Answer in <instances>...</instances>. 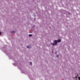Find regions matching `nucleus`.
Masks as SVG:
<instances>
[{"mask_svg":"<svg viewBox=\"0 0 80 80\" xmlns=\"http://www.w3.org/2000/svg\"><path fill=\"white\" fill-rule=\"evenodd\" d=\"M55 40L56 41L57 44V43H60V42H61V41H62V40L60 39H58V40Z\"/></svg>","mask_w":80,"mask_h":80,"instance_id":"nucleus-1","label":"nucleus"},{"mask_svg":"<svg viewBox=\"0 0 80 80\" xmlns=\"http://www.w3.org/2000/svg\"><path fill=\"white\" fill-rule=\"evenodd\" d=\"M54 43H53L52 44V45H53V46L55 45H57V44L56 41H55V40L54 41Z\"/></svg>","mask_w":80,"mask_h":80,"instance_id":"nucleus-2","label":"nucleus"},{"mask_svg":"<svg viewBox=\"0 0 80 80\" xmlns=\"http://www.w3.org/2000/svg\"><path fill=\"white\" fill-rule=\"evenodd\" d=\"M11 33H16V32L14 31H11Z\"/></svg>","mask_w":80,"mask_h":80,"instance_id":"nucleus-3","label":"nucleus"},{"mask_svg":"<svg viewBox=\"0 0 80 80\" xmlns=\"http://www.w3.org/2000/svg\"><path fill=\"white\" fill-rule=\"evenodd\" d=\"M29 36L30 37H32V34H29Z\"/></svg>","mask_w":80,"mask_h":80,"instance_id":"nucleus-4","label":"nucleus"},{"mask_svg":"<svg viewBox=\"0 0 80 80\" xmlns=\"http://www.w3.org/2000/svg\"><path fill=\"white\" fill-rule=\"evenodd\" d=\"M29 64L30 65H32V62H30Z\"/></svg>","mask_w":80,"mask_h":80,"instance_id":"nucleus-5","label":"nucleus"},{"mask_svg":"<svg viewBox=\"0 0 80 80\" xmlns=\"http://www.w3.org/2000/svg\"><path fill=\"white\" fill-rule=\"evenodd\" d=\"M26 47L28 48H29L30 47V46H27Z\"/></svg>","mask_w":80,"mask_h":80,"instance_id":"nucleus-6","label":"nucleus"},{"mask_svg":"<svg viewBox=\"0 0 80 80\" xmlns=\"http://www.w3.org/2000/svg\"><path fill=\"white\" fill-rule=\"evenodd\" d=\"M1 33H2V32L0 31V35H1Z\"/></svg>","mask_w":80,"mask_h":80,"instance_id":"nucleus-7","label":"nucleus"},{"mask_svg":"<svg viewBox=\"0 0 80 80\" xmlns=\"http://www.w3.org/2000/svg\"><path fill=\"white\" fill-rule=\"evenodd\" d=\"M78 78L79 80H80V77H78Z\"/></svg>","mask_w":80,"mask_h":80,"instance_id":"nucleus-8","label":"nucleus"},{"mask_svg":"<svg viewBox=\"0 0 80 80\" xmlns=\"http://www.w3.org/2000/svg\"><path fill=\"white\" fill-rule=\"evenodd\" d=\"M76 78H77V76H76Z\"/></svg>","mask_w":80,"mask_h":80,"instance_id":"nucleus-9","label":"nucleus"},{"mask_svg":"<svg viewBox=\"0 0 80 80\" xmlns=\"http://www.w3.org/2000/svg\"><path fill=\"white\" fill-rule=\"evenodd\" d=\"M77 76H78V74H77Z\"/></svg>","mask_w":80,"mask_h":80,"instance_id":"nucleus-10","label":"nucleus"}]
</instances>
